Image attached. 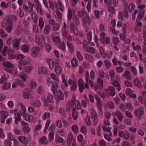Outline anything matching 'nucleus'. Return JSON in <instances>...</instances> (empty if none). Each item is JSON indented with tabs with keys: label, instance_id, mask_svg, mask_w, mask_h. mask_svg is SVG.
I'll list each match as a JSON object with an SVG mask.
<instances>
[{
	"label": "nucleus",
	"instance_id": "obj_1",
	"mask_svg": "<svg viewBox=\"0 0 146 146\" xmlns=\"http://www.w3.org/2000/svg\"><path fill=\"white\" fill-rule=\"evenodd\" d=\"M144 108L142 107H140L134 111V113L136 116L138 117V119L141 118V116L144 115Z\"/></svg>",
	"mask_w": 146,
	"mask_h": 146
},
{
	"label": "nucleus",
	"instance_id": "obj_2",
	"mask_svg": "<svg viewBox=\"0 0 146 146\" xmlns=\"http://www.w3.org/2000/svg\"><path fill=\"white\" fill-rule=\"evenodd\" d=\"M103 86V82L102 79L98 78L97 80L96 84H95L94 90H102Z\"/></svg>",
	"mask_w": 146,
	"mask_h": 146
},
{
	"label": "nucleus",
	"instance_id": "obj_3",
	"mask_svg": "<svg viewBox=\"0 0 146 146\" xmlns=\"http://www.w3.org/2000/svg\"><path fill=\"white\" fill-rule=\"evenodd\" d=\"M106 34L104 33H101L100 34V41L103 44L106 43L108 44L110 42V39L108 37H106L104 38Z\"/></svg>",
	"mask_w": 146,
	"mask_h": 146
},
{
	"label": "nucleus",
	"instance_id": "obj_4",
	"mask_svg": "<svg viewBox=\"0 0 146 146\" xmlns=\"http://www.w3.org/2000/svg\"><path fill=\"white\" fill-rule=\"evenodd\" d=\"M72 142L73 144L72 146L76 145L75 139L73 138V135L72 133H69L67 139V144L68 145H70Z\"/></svg>",
	"mask_w": 146,
	"mask_h": 146
},
{
	"label": "nucleus",
	"instance_id": "obj_5",
	"mask_svg": "<svg viewBox=\"0 0 146 146\" xmlns=\"http://www.w3.org/2000/svg\"><path fill=\"white\" fill-rule=\"evenodd\" d=\"M21 38L18 39L14 38L12 41L13 46L14 49L18 50L19 48L20 41L21 40Z\"/></svg>",
	"mask_w": 146,
	"mask_h": 146
},
{
	"label": "nucleus",
	"instance_id": "obj_6",
	"mask_svg": "<svg viewBox=\"0 0 146 146\" xmlns=\"http://www.w3.org/2000/svg\"><path fill=\"white\" fill-rule=\"evenodd\" d=\"M111 115L113 116H116L118 117L117 119L118 120L120 121H122L123 118V115L119 111H117L115 112H113L112 113Z\"/></svg>",
	"mask_w": 146,
	"mask_h": 146
},
{
	"label": "nucleus",
	"instance_id": "obj_7",
	"mask_svg": "<svg viewBox=\"0 0 146 146\" xmlns=\"http://www.w3.org/2000/svg\"><path fill=\"white\" fill-rule=\"evenodd\" d=\"M126 95L130 98H135L136 95L135 94H133L132 90L129 88H127L126 90Z\"/></svg>",
	"mask_w": 146,
	"mask_h": 146
},
{
	"label": "nucleus",
	"instance_id": "obj_8",
	"mask_svg": "<svg viewBox=\"0 0 146 146\" xmlns=\"http://www.w3.org/2000/svg\"><path fill=\"white\" fill-rule=\"evenodd\" d=\"M54 6L56 9H59L62 11H63L64 10L63 5L62 3L59 0L58 1V3H54Z\"/></svg>",
	"mask_w": 146,
	"mask_h": 146
},
{
	"label": "nucleus",
	"instance_id": "obj_9",
	"mask_svg": "<svg viewBox=\"0 0 146 146\" xmlns=\"http://www.w3.org/2000/svg\"><path fill=\"white\" fill-rule=\"evenodd\" d=\"M21 114H22V113L21 111L15 113V124H17L18 121H20L21 120Z\"/></svg>",
	"mask_w": 146,
	"mask_h": 146
},
{
	"label": "nucleus",
	"instance_id": "obj_10",
	"mask_svg": "<svg viewBox=\"0 0 146 146\" xmlns=\"http://www.w3.org/2000/svg\"><path fill=\"white\" fill-rule=\"evenodd\" d=\"M46 60L47 63L49 66V68L50 70L52 69L54 67V60L51 59L47 58L46 59Z\"/></svg>",
	"mask_w": 146,
	"mask_h": 146
},
{
	"label": "nucleus",
	"instance_id": "obj_11",
	"mask_svg": "<svg viewBox=\"0 0 146 146\" xmlns=\"http://www.w3.org/2000/svg\"><path fill=\"white\" fill-rule=\"evenodd\" d=\"M40 50L39 47H34L32 49V52L31 54L32 56L33 57H36L37 54L38 52H39Z\"/></svg>",
	"mask_w": 146,
	"mask_h": 146
},
{
	"label": "nucleus",
	"instance_id": "obj_12",
	"mask_svg": "<svg viewBox=\"0 0 146 146\" xmlns=\"http://www.w3.org/2000/svg\"><path fill=\"white\" fill-rule=\"evenodd\" d=\"M21 50L25 52H28L29 50V47L26 44L22 45L20 47Z\"/></svg>",
	"mask_w": 146,
	"mask_h": 146
},
{
	"label": "nucleus",
	"instance_id": "obj_13",
	"mask_svg": "<svg viewBox=\"0 0 146 146\" xmlns=\"http://www.w3.org/2000/svg\"><path fill=\"white\" fill-rule=\"evenodd\" d=\"M38 72L39 74H46L47 70L46 68L44 67H40L38 69Z\"/></svg>",
	"mask_w": 146,
	"mask_h": 146
},
{
	"label": "nucleus",
	"instance_id": "obj_14",
	"mask_svg": "<svg viewBox=\"0 0 146 146\" xmlns=\"http://www.w3.org/2000/svg\"><path fill=\"white\" fill-rule=\"evenodd\" d=\"M122 76H124L126 79L128 80H130L131 78V73L128 70L125 71L124 74L122 75Z\"/></svg>",
	"mask_w": 146,
	"mask_h": 146
},
{
	"label": "nucleus",
	"instance_id": "obj_15",
	"mask_svg": "<svg viewBox=\"0 0 146 146\" xmlns=\"http://www.w3.org/2000/svg\"><path fill=\"white\" fill-rule=\"evenodd\" d=\"M90 112L92 116L91 117V119L95 118L96 119V118H98V115L96 110L94 109L93 108L91 109Z\"/></svg>",
	"mask_w": 146,
	"mask_h": 146
},
{
	"label": "nucleus",
	"instance_id": "obj_16",
	"mask_svg": "<svg viewBox=\"0 0 146 146\" xmlns=\"http://www.w3.org/2000/svg\"><path fill=\"white\" fill-rule=\"evenodd\" d=\"M19 141L23 143H26L28 141V139L25 136H21L18 137Z\"/></svg>",
	"mask_w": 146,
	"mask_h": 146
},
{
	"label": "nucleus",
	"instance_id": "obj_17",
	"mask_svg": "<svg viewBox=\"0 0 146 146\" xmlns=\"http://www.w3.org/2000/svg\"><path fill=\"white\" fill-rule=\"evenodd\" d=\"M3 66L5 67H6L9 68H12L13 67V65L11 63L6 61L3 62L2 64Z\"/></svg>",
	"mask_w": 146,
	"mask_h": 146
},
{
	"label": "nucleus",
	"instance_id": "obj_18",
	"mask_svg": "<svg viewBox=\"0 0 146 146\" xmlns=\"http://www.w3.org/2000/svg\"><path fill=\"white\" fill-rule=\"evenodd\" d=\"M3 27L8 33H10L13 29V25L3 26Z\"/></svg>",
	"mask_w": 146,
	"mask_h": 146
},
{
	"label": "nucleus",
	"instance_id": "obj_19",
	"mask_svg": "<svg viewBox=\"0 0 146 146\" xmlns=\"http://www.w3.org/2000/svg\"><path fill=\"white\" fill-rule=\"evenodd\" d=\"M95 97L97 101V105L98 107V108H102V104L100 98H99L98 96L96 95H95Z\"/></svg>",
	"mask_w": 146,
	"mask_h": 146
},
{
	"label": "nucleus",
	"instance_id": "obj_20",
	"mask_svg": "<svg viewBox=\"0 0 146 146\" xmlns=\"http://www.w3.org/2000/svg\"><path fill=\"white\" fill-rule=\"evenodd\" d=\"M10 25H12V22L10 19H7L4 21L3 26H8Z\"/></svg>",
	"mask_w": 146,
	"mask_h": 146
},
{
	"label": "nucleus",
	"instance_id": "obj_21",
	"mask_svg": "<svg viewBox=\"0 0 146 146\" xmlns=\"http://www.w3.org/2000/svg\"><path fill=\"white\" fill-rule=\"evenodd\" d=\"M82 20H83V23L84 25H86L87 24H88V25L90 24L91 20L89 17L86 16L85 18H83Z\"/></svg>",
	"mask_w": 146,
	"mask_h": 146
},
{
	"label": "nucleus",
	"instance_id": "obj_22",
	"mask_svg": "<svg viewBox=\"0 0 146 146\" xmlns=\"http://www.w3.org/2000/svg\"><path fill=\"white\" fill-rule=\"evenodd\" d=\"M31 17L32 19L35 23L37 22L38 17L37 16L35 12H33L31 14Z\"/></svg>",
	"mask_w": 146,
	"mask_h": 146
},
{
	"label": "nucleus",
	"instance_id": "obj_23",
	"mask_svg": "<svg viewBox=\"0 0 146 146\" xmlns=\"http://www.w3.org/2000/svg\"><path fill=\"white\" fill-rule=\"evenodd\" d=\"M23 97L25 99H28L30 98H33L32 95L30 93L26 92L23 94Z\"/></svg>",
	"mask_w": 146,
	"mask_h": 146
},
{
	"label": "nucleus",
	"instance_id": "obj_24",
	"mask_svg": "<svg viewBox=\"0 0 146 146\" xmlns=\"http://www.w3.org/2000/svg\"><path fill=\"white\" fill-rule=\"evenodd\" d=\"M109 91H115V88L112 86H110L108 88V89H105L104 90V93H106V94H108V93L109 92Z\"/></svg>",
	"mask_w": 146,
	"mask_h": 146
},
{
	"label": "nucleus",
	"instance_id": "obj_25",
	"mask_svg": "<svg viewBox=\"0 0 146 146\" xmlns=\"http://www.w3.org/2000/svg\"><path fill=\"white\" fill-rule=\"evenodd\" d=\"M113 84L115 86H117L118 87L117 88V89L118 91H120L121 90V87L120 86V84L118 81L116 80H114L113 82Z\"/></svg>",
	"mask_w": 146,
	"mask_h": 146
},
{
	"label": "nucleus",
	"instance_id": "obj_26",
	"mask_svg": "<svg viewBox=\"0 0 146 146\" xmlns=\"http://www.w3.org/2000/svg\"><path fill=\"white\" fill-rule=\"evenodd\" d=\"M57 97L60 100H63L64 98V95L63 92L59 90L57 94Z\"/></svg>",
	"mask_w": 146,
	"mask_h": 146
},
{
	"label": "nucleus",
	"instance_id": "obj_27",
	"mask_svg": "<svg viewBox=\"0 0 146 146\" xmlns=\"http://www.w3.org/2000/svg\"><path fill=\"white\" fill-rule=\"evenodd\" d=\"M135 85L137 87L140 88L141 86V84L139 80L137 78H135L134 81Z\"/></svg>",
	"mask_w": 146,
	"mask_h": 146
},
{
	"label": "nucleus",
	"instance_id": "obj_28",
	"mask_svg": "<svg viewBox=\"0 0 146 146\" xmlns=\"http://www.w3.org/2000/svg\"><path fill=\"white\" fill-rule=\"evenodd\" d=\"M22 129L23 131L25 134H28L31 130V129L29 126H28V127H23Z\"/></svg>",
	"mask_w": 146,
	"mask_h": 146
},
{
	"label": "nucleus",
	"instance_id": "obj_29",
	"mask_svg": "<svg viewBox=\"0 0 146 146\" xmlns=\"http://www.w3.org/2000/svg\"><path fill=\"white\" fill-rule=\"evenodd\" d=\"M55 72L58 75H60L62 71L61 67L59 66H55Z\"/></svg>",
	"mask_w": 146,
	"mask_h": 146
},
{
	"label": "nucleus",
	"instance_id": "obj_30",
	"mask_svg": "<svg viewBox=\"0 0 146 146\" xmlns=\"http://www.w3.org/2000/svg\"><path fill=\"white\" fill-rule=\"evenodd\" d=\"M85 58H86L88 61L90 62H92L93 61V57L91 55L86 54L85 56Z\"/></svg>",
	"mask_w": 146,
	"mask_h": 146
},
{
	"label": "nucleus",
	"instance_id": "obj_31",
	"mask_svg": "<svg viewBox=\"0 0 146 146\" xmlns=\"http://www.w3.org/2000/svg\"><path fill=\"white\" fill-rule=\"evenodd\" d=\"M47 100L49 102L52 103L53 102V99L52 95L50 93H48L47 98Z\"/></svg>",
	"mask_w": 146,
	"mask_h": 146
},
{
	"label": "nucleus",
	"instance_id": "obj_32",
	"mask_svg": "<svg viewBox=\"0 0 146 146\" xmlns=\"http://www.w3.org/2000/svg\"><path fill=\"white\" fill-rule=\"evenodd\" d=\"M60 24L58 23H55L53 25V27L52 28L53 31H58L60 28Z\"/></svg>",
	"mask_w": 146,
	"mask_h": 146
},
{
	"label": "nucleus",
	"instance_id": "obj_33",
	"mask_svg": "<svg viewBox=\"0 0 146 146\" xmlns=\"http://www.w3.org/2000/svg\"><path fill=\"white\" fill-rule=\"evenodd\" d=\"M15 81L17 85L19 86L22 87H24V84L21 80L19 79H16Z\"/></svg>",
	"mask_w": 146,
	"mask_h": 146
},
{
	"label": "nucleus",
	"instance_id": "obj_34",
	"mask_svg": "<svg viewBox=\"0 0 146 146\" xmlns=\"http://www.w3.org/2000/svg\"><path fill=\"white\" fill-rule=\"evenodd\" d=\"M40 143L44 145H46L47 143L46 138L44 136H43L40 138Z\"/></svg>",
	"mask_w": 146,
	"mask_h": 146
},
{
	"label": "nucleus",
	"instance_id": "obj_35",
	"mask_svg": "<svg viewBox=\"0 0 146 146\" xmlns=\"http://www.w3.org/2000/svg\"><path fill=\"white\" fill-rule=\"evenodd\" d=\"M33 69V67L32 66H25L24 67L25 71L27 73H29Z\"/></svg>",
	"mask_w": 146,
	"mask_h": 146
},
{
	"label": "nucleus",
	"instance_id": "obj_36",
	"mask_svg": "<svg viewBox=\"0 0 146 146\" xmlns=\"http://www.w3.org/2000/svg\"><path fill=\"white\" fill-rule=\"evenodd\" d=\"M70 31L72 32H73L75 35H77V33H76L74 31L75 27L73 23H71L70 24Z\"/></svg>",
	"mask_w": 146,
	"mask_h": 146
},
{
	"label": "nucleus",
	"instance_id": "obj_37",
	"mask_svg": "<svg viewBox=\"0 0 146 146\" xmlns=\"http://www.w3.org/2000/svg\"><path fill=\"white\" fill-rule=\"evenodd\" d=\"M54 136V132L53 131L50 132L48 135V140L50 142H51L53 139Z\"/></svg>",
	"mask_w": 146,
	"mask_h": 146
},
{
	"label": "nucleus",
	"instance_id": "obj_38",
	"mask_svg": "<svg viewBox=\"0 0 146 146\" xmlns=\"http://www.w3.org/2000/svg\"><path fill=\"white\" fill-rule=\"evenodd\" d=\"M87 50L88 52L90 54H94L96 52L94 48L91 47H88Z\"/></svg>",
	"mask_w": 146,
	"mask_h": 146
},
{
	"label": "nucleus",
	"instance_id": "obj_39",
	"mask_svg": "<svg viewBox=\"0 0 146 146\" xmlns=\"http://www.w3.org/2000/svg\"><path fill=\"white\" fill-rule=\"evenodd\" d=\"M50 31V26L49 25H47L45 28L44 33L46 34H48Z\"/></svg>",
	"mask_w": 146,
	"mask_h": 146
},
{
	"label": "nucleus",
	"instance_id": "obj_40",
	"mask_svg": "<svg viewBox=\"0 0 146 146\" xmlns=\"http://www.w3.org/2000/svg\"><path fill=\"white\" fill-rule=\"evenodd\" d=\"M39 25L40 28L41 29L43 28L44 25V22L41 17H40L39 19Z\"/></svg>",
	"mask_w": 146,
	"mask_h": 146
},
{
	"label": "nucleus",
	"instance_id": "obj_41",
	"mask_svg": "<svg viewBox=\"0 0 146 146\" xmlns=\"http://www.w3.org/2000/svg\"><path fill=\"white\" fill-rule=\"evenodd\" d=\"M138 100L139 102L142 104H145L146 101V99L145 97L139 96L138 98Z\"/></svg>",
	"mask_w": 146,
	"mask_h": 146
},
{
	"label": "nucleus",
	"instance_id": "obj_42",
	"mask_svg": "<svg viewBox=\"0 0 146 146\" xmlns=\"http://www.w3.org/2000/svg\"><path fill=\"white\" fill-rule=\"evenodd\" d=\"M58 47L62 50L63 51H65L66 50L65 44L64 42L62 41V42L60 43L58 45Z\"/></svg>",
	"mask_w": 146,
	"mask_h": 146
},
{
	"label": "nucleus",
	"instance_id": "obj_43",
	"mask_svg": "<svg viewBox=\"0 0 146 146\" xmlns=\"http://www.w3.org/2000/svg\"><path fill=\"white\" fill-rule=\"evenodd\" d=\"M50 117V113L48 112H45L42 116V119L44 120H45L46 119H48Z\"/></svg>",
	"mask_w": 146,
	"mask_h": 146
},
{
	"label": "nucleus",
	"instance_id": "obj_44",
	"mask_svg": "<svg viewBox=\"0 0 146 146\" xmlns=\"http://www.w3.org/2000/svg\"><path fill=\"white\" fill-rule=\"evenodd\" d=\"M17 14L21 17H23L24 15L23 11L21 9L19 8L17 11Z\"/></svg>",
	"mask_w": 146,
	"mask_h": 146
},
{
	"label": "nucleus",
	"instance_id": "obj_45",
	"mask_svg": "<svg viewBox=\"0 0 146 146\" xmlns=\"http://www.w3.org/2000/svg\"><path fill=\"white\" fill-rule=\"evenodd\" d=\"M72 65L73 67L77 66L78 65V62L76 58H74L72 60Z\"/></svg>",
	"mask_w": 146,
	"mask_h": 146
},
{
	"label": "nucleus",
	"instance_id": "obj_46",
	"mask_svg": "<svg viewBox=\"0 0 146 146\" xmlns=\"http://www.w3.org/2000/svg\"><path fill=\"white\" fill-rule=\"evenodd\" d=\"M135 5L132 3H130L128 6L129 11L130 12H131L135 8Z\"/></svg>",
	"mask_w": 146,
	"mask_h": 146
},
{
	"label": "nucleus",
	"instance_id": "obj_47",
	"mask_svg": "<svg viewBox=\"0 0 146 146\" xmlns=\"http://www.w3.org/2000/svg\"><path fill=\"white\" fill-rule=\"evenodd\" d=\"M45 49L47 52H49L51 50L52 47L50 45L47 43L45 44Z\"/></svg>",
	"mask_w": 146,
	"mask_h": 146
},
{
	"label": "nucleus",
	"instance_id": "obj_48",
	"mask_svg": "<svg viewBox=\"0 0 146 146\" xmlns=\"http://www.w3.org/2000/svg\"><path fill=\"white\" fill-rule=\"evenodd\" d=\"M10 87V84L9 83H6L3 85L2 87V89L3 90L8 89Z\"/></svg>",
	"mask_w": 146,
	"mask_h": 146
},
{
	"label": "nucleus",
	"instance_id": "obj_49",
	"mask_svg": "<svg viewBox=\"0 0 146 146\" xmlns=\"http://www.w3.org/2000/svg\"><path fill=\"white\" fill-rule=\"evenodd\" d=\"M18 62L19 64L22 65H26L29 64V62L25 60H19Z\"/></svg>",
	"mask_w": 146,
	"mask_h": 146
},
{
	"label": "nucleus",
	"instance_id": "obj_50",
	"mask_svg": "<svg viewBox=\"0 0 146 146\" xmlns=\"http://www.w3.org/2000/svg\"><path fill=\"white\" fill-rule=\"evenodd\" d=\"M108 10L113 14H114L115 13V9L113 6L109 7L108 8Z\"/></svg>",
	"mask_w": 146,
	"mask_h": 146
},
{
	"label": "nucleus",
	"instance_id": "obj_51",
	"mask_svg": "<svg viewBox=\"0 0 146 146\" xmlns=\"http://www.w3.org/2000/svg\"><path fill=\"white\" fill-rule=\"evenodd\" d=\"M85 121L88 126H90L91 125V122L89 116H87L85 119Z\"/></svg>",
	"mask_w": 146,
	"mask_h": 146
},
{
	"label": "nucleus",
	"instance_id": "obj_52",
	"mask_svg": "<svg viewBox=\"0 0 146 146\" xmlns=\"http://www.w3.org/2000/svg\"><path fill=\"white\" fill-rule=\"evenodd\" d=\"M52 40L54 41L55 43H57L60 42L61 41V40L58 36H56L52 38Z\"/></svg>",
	"mask_w": 146,
	"mask_h": 146
},
{
	"label": "nucleus",
	"instance_id": "obj_53",
	"mask_svg": "<svg viewBox=\"0 0 146 146\" xmlns=\"http://www.w3.org/2000/svg\"><path fill=\"white\" fill-rule=\"evenodd\" d=\"M113 43L115 45L118 44L119 43V40L118 38L114 37L113 38Z\"/></svg>",
	"mask_w": 146,
	"mask_h": 146
},
{
	"label": "nucleus",
	"instance_id": "obj_54",
	"mask_svg": "<svg viewBox=\"0 0 146 146\" xmlns=\"http://www.w3.org/2000/svg\"><path fill=\"white\" fill-rule=\"evenodd\" d=\"M27 77V75L24 73H21L20 74V77L24 81H25L26 80V79L25 78Z\"/></svg>",
	"mask_w": 146,
	"mask_h": 146
},
{
	"label": "nucleus",
	"instance_id": "obj_55",
	"mask_svg": "<svg viewBox=\"0 0 146 146\" xmlns=\"http://www.w3.org/2000/svg\"><path fill=\"white\" fill-rule=\"evenodd\" d=\"M73 21L76 25H78L80 24V21L76 15H74Z\"/></svg>",
	"mask_w": 146,
	"mask_h": 146
},
{
	"label": "nucleus",
	"instance_id": "obj_56",
	"mask_svg": "<svg viewBox=\"0 0 146 146\" xmlns=\"http://www.w3.org/2000/svg\"><path fill=\"white\" fill-rule=\"evenodd\" d=\"M72 16V13L70 9L69 8L68 10V18L70 20L71 19Z\"/></svg>",
	"mask_w": 146,
	"mask_h": 146
},
{
	"label": "nucleus",
	"instance_id": "obj_57",
	"mask_svg": "<svg viewBox=\"0 0 146 146\" xmlns=\"http://www.w3.org/2000/svg\"><path fill=\"white\" fill-rule=\"evenodd\" d=\"M72 129L75 133L78 132V128L77 125H75L72 126Z\"/></svg>",
	"mask_w": 146,
	"mask_h": 146
},
{
	"label": "nucleus",
	"instance_id": "obj_58",
	"mask_svg": "<svg viewBox=\"0 0 146 146\" xmlns=\"http://www.w3.org/2000/svg\"><path fill=\"white\" fill-rule=\"evenodd\" d=\"M1 114L3 115L2 117L6 119L8 115V113L7 111H1Z\"/></svg>",
	"mask_w": 146,
	"mask_h": 146
},
{
	"label": "nucleus",
	"instance_id": "obj_59",
	"mask_svg": "<svg viewBox=\"0 0 146 146\" xmlns=\"http://www.w3.org/2000/svg\"><path fill=\"white\" fill-rule=\"evenodd\" d=\"M104 62L106 68L108 69H109V68L111 64V62L107 60H105L104 61Z\"/></svg>",
	"mask_w": 146,
	"mask_h": 146
},
{
	"label": "nucleus",
	"instance_id": "obj_60",
	"mask_svg": "<svg viewBox=\"0 0 146 146\" xmlns=\"http://www.w3.org/2000/svg\"><path fill=\"white\" fill-rule=\"evenodd\" d=\"M107 105L108 107L111 109H113L115 108L114 104L112 102H109L108 103Z\"/></svg>",
	"mask_w": 146,
	"mask_h": 146
},
{
	"label": "nucleus",
	"instance_id": "obj_61",
	"mask_svg": "<svg viewBox=\"0 0 146 146\" xmlns=\"http://www.w3.org/2000/svg\"><path fill=\"white\" fill-rule=\"evenodd\" d=\"M76 56L78 59L80 61L83 60V57L81 54L79 52H77L76 53Z\"/></svg>",
	"mask_w": 146,
	"mask_h": 146
},
{
	"label": "nucleus",
	"instance_id": "obj_62",
	"mask_svg": "<svg viewBox=\"0 0 146 146\" xmlns=\"http://www.w3.org/2000/svg\"><path fill=\"white\" fill-rule=\"evenodd\" d=\"M110 31L115 35H117L118 34V32L112 27H110Z\"/></svg>",
	"mask_w": 146,
	"mask_h": 146
},
{
	"label": "nucleus",
	"instance_id": "obj_63",
	"mask_svg": "<svg viewBox=\"0 0 146 146\" xmlns=\"http://www.w3.org/2000/svg\"><path fill=\"white\" fill-rule=\"evenodd\" d=\"M36 42L39 45H41L42 44V40L41 38L39 37H36L35 40Z\"/></svg>",
	"mask_w": 146,
	"mask_h": 146
},
{
	"label": "nucleus",
	"instance_id": "obj_64",
	"mask_svg": "<svg viewBox=\"0 0 146 146\" xmlns=\"http://www.w3.org/2000/svg\"><path fill=\"white\" fill-rule=\"evenodd\" d=\"M59 112L64 117H66V115L65 114V112L64 109L62 108H60L59 110Z\"/></svg>",
	"mask_w": 146,
	"mask_h": 146
}]
</instances>
